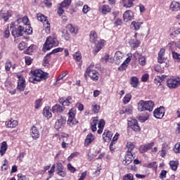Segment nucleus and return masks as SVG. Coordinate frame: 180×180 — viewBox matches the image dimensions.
Listing matches in <instances>:
<instances>
[{
    "label": "nucleus",
    "instance_id": "nucleus-26",
    "mask_svg": "<svg viewBox=\"0 0 180 180\" xmlns=\"http://www.w3.org/2000/svg\"><path fill=\"white\" fill-rule=\"evenodd\" d=\"M145 103H146V111L153 112V110H154V106H155V104H154V101H146Z\"/></svg>",
    "mask_w": 180,
    "mask_h": 180
},
{
    "label": "nucleus",
    "instance_id": "nucleus-37",
    "mask_svg": "<svg viewBox=\"0 0 180 180\" xmlns=\"http://www.w3.org/2000/svg\"><path fill=\"white\" fill-rule=\"evenodd\" d=\"M6 124L7 127H10L11 129H15V127H16V126H18V121L14 120H11L9 121H7L6 122Z\"/></svg>",
    "mask_w": 180,
    "mask_h": 180
},
{
    "label": "nucleus",
    "instance_id": "nucleus-19",
    "mask_svg": "<svg viewBox=\"0 0 180 180\" xmlns=\"http://www.w3.org/2000/svg\"><path fill=\"white\" fill-rule=\"evenodd\" d=\"M153 147H154V142H152V143H148V144H145V145H142L139 148V151H140V153H147V151H148V150H151V148H153Z\"/></svg>",
    "mask_w": 180,
    "mask_h": 180
},
{
    "label": "nucleus",
    "instance_id": "nucleus-64",
    "mask_svg": "<svg viewBox=\"0 0 180 180\" xmlns=\"http://www.w3.org/2000/svg\"><path fill=\"white\" fill-rule=\"evenodd\" d=\"M18 180H28L27 177H26V176L22 174H18Z\"/></svg>",
    "mask_w": 180,
    "mask_h": 180
},
{
    "label": "nucleus",
    "instance_id": "nucleus-15",
    "mask_svg": "<svg viewBox=\"0 0 180 180\" xmlns=\"http://www.w3.org/2000/svg\"><path fill=\"white\" fill-rule=\"evenodd\" d=\"M134 18V13L130 10L126 11L123 14L124 21L129 22L133 20Z\"/></svg>",
    "mask_w": 180,
    "mask_h": 180
},
{
    "label": "nucleus",
    "instance_id": "nucleus-1",
    "mask_svg": "<svg viewBox=\"0 0 180 180\" xmlns=\"http://www.w3.org/2000/svg\"><path fill=\"white\" fill-rule=\"evenodd\" d=\"M32 76L30 77V82L34 84L35 82H40L43 79L49 78V73L43 72L41 70H35L31 72Z\"/></svg>",
    "mask_w": 180,
    "mask_h": 180
},
{
    "label": "nucleus",
    "instance_id": "nucleus-38",
    "mask_svg": "<svg viewBox=\"0 0 180 180\" xmlns=\"http://www.w3.org/2000/svg\"><path fill=\"white\" fill-rule=\"evenodd\" d=\"M90 41L91 43H96V41H98V34H96V32L91 31L90 32Z\"/></svg>",
    "mask_w": 180,
    "mask_h": 180
},
{
    "label": "nucleus",
    "instance_id": "nucleus-18",
    "mask_svg": "<svg viewBox=\"0 0 180 180\" xmlns=\"http://www.w3.org/2000/svg\"><path fill=\"white\" fill-rule=\"evenodd\" d=\"M30 136L33 139V140H37L39 137H40V131L37 129V127H32L30 129Z\"/></svg>",
    "mask_w": 180,
    "mask_h": 180
},
{
    "label": "nucleus",
    "instance_id": "nucleus-23",
    "mask_svg": "<svg viewBox=\"0 0 180 180\" xmlns=\"http://www.w3.org/2000/svg\"><path fill=\"white\" fill-rule=\"evenodd\" d=\"M123 53L121 51H117L115 55V61L116 64H120L123 61Z\"/></svg>",
    "mask_w": 180,
    "mask_h": 180
},
{
    "label": "nucleus",
    "instance_id": "nucleus-39",
    "mask_svg": "<svg viewBox=\"0 0 180 180\" xmlns=\"http://www.w3.org/2000/svg\"><path fill=\"white\" fill-rule=\"evenodd\" d=\"M68 30L70 31V33L77 34L78 33V27L72 26V25L69 24L67 25Z\"/></svg>",
    "mask_w": 180,
    "mask_h": 180
},
{
    "label": "nucleus",
    "instance_id": "nucleus-11",
    "mask_svg": "<svg viewBox=\"0 0 180 180\" xmlns=\"http://www.w3.org/2000/svg\"><path fill=\"white\" fill-rule=\"evenodd\" d=\"M12 17V12L8 10H1L0 11V19H4V22H8L9 18Z\"/></svg>",
    "mask_w": 180,
    "mask_h": 180
},
{
    "label": "nucleus",
    "instance_id": "nucleus-55",
    "mask_svg": "<svg viewBox=\"0 0 180 180\" xmlns=\"http://www.w3.org/2000/svg\"><path fill=\"white\" fill-rule=\"evenodd\" d=\"M18 49L21 51L26 50L27 49V46H26V43L21 42L18 45Z\"/></svg>",
    "mask_w": 180,
    "mask_h": 180
},
{
    "label": "nucleus",
    "instance_id": "nucleus-27",
    "mask_svg": "<svg viewBox=\"0 0 180 180\" xmlns=\"http://www.w3.org/2000/svg\"><path fill=\"white\" fill-rule=\"evenodd\" d=\"M143 25V22H136V21H132L131 23V29L133 30H140V28L141 27V25Z\"/></svg>",
    "mask_w": 180,
    "mask_h": 180
},
{
    "label": "nucleus",
    "instance_id": "nucleus-57",
    "mask_svg": "<svg viewBox=\"0 0 180 180\" xmlns=\"http://www.w3.org/2000/svg\"><path fill=\"white\" fill-rule=\"evenodd\" d=\"M68 169L70 171V172H72L73 174L75 172V171H77L75 167H74L71 163L68 164Z\"/></svg>",
    "mask_w": 180,
    "mask_h": 180
},
{
    "label": "nucleus",
    "instance_id": "nucleus-48",
    "mask_svg": "<svg viewBox=\"0 0 180 180\" xmlns=\"http://www.w3.org/2000/svg\"><path fill=\"white\" fill-rule=\"evenodd\" d=\"M139 61L140 65H146V56L139 55Z\"/></svg>",
    "mask_w": 180,
    "mask_h": 180
},
{
    "label": "nucleus",
    "instance_id": "nucleus-52",
    "mask_svg": "<svg viewBox=\"0 0 180 180\" xmlns=\"http://www.w3.org/2000/svg\"><path fill=\"white\" fill-rule=\"evenodd\" d=\"M9 27H7V28H6L4 32V37H5V39H8V37L11 36V31H9Z\"/></svg>",
    "mask_w": 180,
    "mask_h": 180
},
{
    "label": "nucleus",
    "instance_id": "nucleus-36",
    "mask_svg": "<svg viewBox=\"0 0 180 180\" xmlns=\"http://www.w3.org/2000/svg\"><path fill=\"white\" fill-rule=\"evenodd\" d=\"M67 124L70 127H75L78 124V120L75 118H68L67 120Z\"/></svg>",
    "mask_w": 180,
    "mask_h": 180
},
{
    "label": "nucleus",
    "instance_id": "nucleus-63",
    "mask_svg": "<svg viewBox=\"0 0 180 180\" xmlns=\"http://www.w3.org/2000/svg\"><path fill=\"white\" fill-rule=\"evenodd\" d=\"M91 8H89L88 5H84L82 9V12L83 13L86 14V13L89 12Z\"/></svg>",
    "mask_w": 180,
    "mask_h": 180
},
{
    "label": "nucleus",
    "instance_id": "nucleus-54",
    "mask_svg": "<svg viewBox=\"0 0 180 180\" xmlns=\"http://www.w3.org/2000/svg\"><path fill=\"white\" fill-rule=\"evenodd\" d=\"M37 49L36 45H31L27 48L28 53H34V51Z\"/></svg>",
    "mask_w": 180,
    "mask_h": 180
},
{
    "label": "nucleus",
    "instance_id": "nucleus-16",
    "mask_svg": "<svg viewBox=\"0 0 180 180\" xmlns=\"http://www.w3.org/2000/svg\"><path fill=\"white\" fill-rule=\"evenodd\" d=\"M132 57H133V55L131 53H128L127 58L123 62V63L120 65V67L119 68V70H120L121 71H124V70H126V68H127V64H129V62L131 61Z\"/></svg>",
    "mask_w": 180,
    "mask_h": 180
},
{
    "label": "nucleus",
    "instance_id": "nucleus-34",
    "mask_svg": "<svg viewBox=\"0 0 180 180\" xmlns=\"http://www.w3.org/2000/svg\"><path fill=\"white\" fill-rule=\"evenodd\" d=\"M138 110L139 112H145L146 110V101L141 100L138 103Z\"/></svg>",
    "mask_w": 180,
    "mask_h": 180
},
{
    "label": "nucleus",
    "instance_id": "nucleus-17",
    "mask_svg": "<svg viewBox=\"0 0 180 180\" xmlns=\"http://www.w3.org/2000/svg\"><path fill=\"white\" fill-rule=\"evenodd\" d=\"M98 11L103 15H108V13H110V12H112V8H110V6L104 4L99 6Z\"/></svg>",
    "mask_w": 180,
    "mask_h": 180
},
{
    "label": "nucleus",
    "instance_id": "nucleus-20",
    "mask_svg": "<svg viewBox=\"0 0 180 180\" xmlns=\"http://www.w3.org/2000/svg\"><path fill=\"white\" fill-rule=\"evenodd\" d=\"M64 49L63 48H56L53 49L51 53H48L44 58V61L46 63V64L49 63V60H50V56L51 54H56V53H60V51H63Z\"/></svg>",
    "mask_w": 180,
    "mask_h": 180
},
{
    "label": "nucleus",
    "instance_id": "nucleus-22",
    "mask_svg": "<svg viewBox=\"0 0 180 180\" xmlns=\"http://www.w3.org/2000/svg\"><path fill=\"white\" fill-rule=\"evenodd\" d=\"M112 137H113V133L112 131L105 130L103 134V139L106 143H108L110 140H112Z\"/></svg>",
    "mask_w": 180,
    "mask_h": 180
},
{
    "label": "nucleus",
    "instance_id": "nucleus-61",
    "mask_svg": "<svg viewBox=\"0 0 180 180\" xmlns=\"http://www.w3.org/2000/svg\"><path fill=\"white\" fill-rule=\"evenodd\" d=\"M57 173L58 175H60V176H62V178H64L67 175V173L65 172L64 169L58 171Z\"/></svg>",
    "mask_w": 180,
    "mask_h": 180
},
{
    "label": "nucleus",
    "instance_id": "nucleus-7",
    "mask_svg": "<svg viewBox=\"0 0 180 180\" xmlns=\"http://www.w3.org/2000/svg\"><path fill=\"white\" fill-rule=\"evenodd\" d=\"M167 85L168 88L174 89L175 88H178L180 85V78L179 77H172L168 79L167 81Z\"/></svg>",
    "mask_w": 180,
    "mask_h": 180
},
{
    "label": "nucleus",
    "instance_id": "nucleus-44",
    "mask_svg": "<svg viewBox=\"0 0 180 180\" xmlns=\"http://www.w3.org/2000/svg\"><path fill=\"white\" fill-rule=\"evenodd\" d=\"M131 85H132L134 88H136L139 85V79L136 77H132L131 78Z\"/></svg>",
    "mask_w": 180,
    "mask_h": 180
},
{
    "label": "nucleus",
    "instance_id": "nucleus-47",
    "mask_svg": "<svg viewBox=\"0 0 180 180\" xmlns=\"http://www.w3.org/2000/svg\"><path fill=\"white\" fill-rule=\"evenodd\" d=\"M123 180H134V176L131 173L125 174L123 178Z\"/></svg>",
    "mask_w": 180,
    "mask_h": 180
},
{
    "label": "nucleus",
    "instance_id": "nucleus-4",
    "mask_svg": "<svg viewBox=\"0 0 180 180\" xmlns=\"http://www.w3.org/2000/svg\"><path fill=\"white\" fill-rule=\"evenodd\" d=\"M17 22H11L10 24V29H12L11 34L14 37H20L23 36V33H25V27H23L22 25H19L15 30V27L16 26Z\"/></svg>",
    "mask_w": 180,
    "mask_h": 180
},
{
    "label": "nucleus",
    "instance_id": "nucleus-42",
    "mask_svg": "<svg viewBox=\"0 0 180 180\" xmlns=\"http://www.w3.org/2000/svg\"><path fill=\"white\" fill-rule=\"evenodd\" d=\"M72 0H64L60 5L62 8L65 9H68L70 5H71Z\"/></svg>",
    "mask_w": 180,
    "mask_h": 180
},
{
    "label": "nucleus",
    "instance_id": "nucleus-58",
    "mask_svg": "<svg viewBox=\"0 0 180 180\" xmlns=\"http://www.w3.org/2000/svg\"><path fill=\"white\" fill-rule=\"evenodd\" d=\"M174 151L176 153H180V142L175 144Z\"/></svg>",
    "mask_w": 180,
    "mask_h": 180
},
{
    "label": "nucleus",
    "instance_id": "nucleus-46",
    "mask_svg": "<svg viewBox=\"0 0 180 180\" xmlns=\"http://www.w3.org/2000/svg\"><path fill=\"white\" fill-rule=\"evenodd\" d=\"M127 147L128 148L127 153H131V151L134 150V147H136V146L134 143H133V142H128L127 143Z\"/></svg>",
    "mask_w": 180,
    "mask_h": 180
},
{
    "label": "nucleus",
    "instance_id": "nucleus-5",
    "mask_svg": "<svg viewBox=\"0 0 180 180\" xmlns=\"http://www.w3.org/2000/svg\"><path fill=\"white\" fill-rule=\"evenodd\" d=\"M37 18L39 22H41L44 24V29L47 33V34H49L51 32V27H50V22H49V20H47V17L44 16V15L41 13H38L37 15Z\"/></svg>",
    "mask_w": 180,
    "mask_h": 180
},
{
    "label": "nucleus",
    "instance_id": "nucleus-21",
    "mask_svg": "<svg viewBox=\"0 0 180 180\" xmlns=\"http://www.w3.org/2000/svg\"><path fill=\"white\" fill-rule=\"evenodd\" d=\"M42 115L46 119H51L53 117V114L51 113V108L49 106L44 107L42 111Z\"/></svg>",
    "mask_w": 180,
    "mask_h": 180
},
{
    "label": "nucleus",
    "instance_id": "nucleus-8",
    "mask_svg": "<svg viewBox=\"0 0 180 180\" xmlns=\"http://www.w3.org/2000/svg\"><path fill=\"white\" fill-rule=\"evenodd\" d=\"M164 115H165V108H164V107L157 108L153 112V116L156 119H162Z\"/></svg>",
    "mask_w": 180,
    "mask_h": 180
},
{
    "label": "nucleus",
    "instance_id": "nucleus-13",
    "mask_svg": "<svg viewBox=\"0 0 180 180\" xmlns=\"http://www.w3.org/2000/svg\"><path fill=\"white\" fill-rule=\"evenodd\" d=\"M165 49H161L159 51L158 56V63H160V64H162V63H167L168 62V60L167 58H165Z\"/></svg>",
    "mask_w": 180,
    "mask_h": 180
},
{
    "label": "nucleus",
    "instance_id": "nucleus-31",
    "mask_svg": "<svg viewBox=\"0 0 180 180\" xmlns=\"http://www.w3.org/2000/svg\"><path fill=\"white\" fill-rule=\"evenodd\" d=\"M105 46V40L101 39L98 41L97 44L96 45V49L94 50L95 53H98L102 50V48Z\"/></svg>",
    "mask_w": 180,
    "mask_h": 180
},
{
    "label": "nucleus",
    "instance_id": "nucleus-53",
    "mask_svg": "<svg viewBox=\"0 0 180 180\" xmlns=\"http://www.w3.org/2000/svg\"><path fill=\"white\" fill-rule=\"evenodd\" d=\"M62 37H64V39L67 41L70 40V34L67 30L63 31Z\"/></svg>",
    "mask_w": 180,
    "mask_h": 180
},
{
    "label": "nucleus",
    "instance_id": "nucleus-2",
    "mask_svg": "<svg viewBox=\"0 0 180 180\" xmlns=\"http://www.w3.org/2000/svg\"><path fill=\"white\" fill-rule=\"evenodd\" d=\"M98 127V134H102V131H103V128L105 127V120L101 119L100 121L98 120V117L92 118V121L91 122V129L92 131H96L97 128Z\"/></svg>",
    "mask_w": 180,
    "mask_h": 180
},
{
    "label": "nucleus",
    "instance_id": "nucleus-3",
    "mask_svg": "<svg viewBox=\"0 0 180 180\" xmlns=\"http://www.w3.org/2000/svg\"><path fill=\"white\" fill-rule=\"evenodd\" d=\"M58 46V40L54 36H49L46 38L44 45V50H51L53 47Z\"/></svg>",
    "mask_w": 180,
    "mask_h": 180
},
{
    "label": "nucleus",
    "instance_id": "nucleus-50",
    "mask_svg": "<svg viewBox=\"0 0 180 180\" xmlns=\"http://www.w3.org/2000/svg\"><path fill=\"white\" fill-rule=\"evenodd\" d=\"M92 110L94 113H98L99 110H101V106L97 104H94L92 105Z\"/></svg>",
    "mask_w": 180,
    "mask_h": 180
},
{
    "label": "nucleus",
    "instance_id": "nucleus-33",
    "mask_svg": "<svg viewBox=\"0 0 180 180\" xmlns=\"http://www.w3.org/2000/svg\"><path fill=\"white\" fill-rule=\"evenodd\" d=\"M60 102L63 106H70V105L72 104V102H74V100L72 96H68L65 101Z\"/></svg>",
    "mask_w": 180,
    "mask_h": 180
},
{
    "label": "nucleus",
    "instance_id": "nucleus-12",
    "mask_svg": "<svg viewBox=\"0 0 180 180\" xmlns=\"http://www.w3.org/2000/svg\"><path fill=\"white\" fill-rule=\"evenodd\" d=\"M133 158H134L133 152H127V154L124 156V159L122 161V164H124V165H129V164H131Z\"/></svg>",
    "mask_w": 180,
    "mask_h": 180
},
{
    "label": "nucleus",
    "instance_id": "nucleus-30",
    "mask_svg": "<svg viewBox=\"0 0 180 180\" xmlns=\"http://www.w3.org/2000/svg\"><path fill=\"white\" fill-rule=\"evenodd\" d=\"M136 0H122L121 4L124 8H131L134 4L133 3Z\"/></svg>",
    "mask_w": 180,
    "mask_h": 180
},
{
    "label": "nucleus",
    "instance_id": "nucleus-10",
    "mask_svg": "<svg viewBox=\"0 0 180 180\" xmlns=\"http://www.w3.org/2000/svg\"><path fill=\"white\" fill-rule=\"evenodd\" d=\"M25 88H26V80H25V78L23 77L18 76V82L17 86L18 91L22 92L25 91Z\"/></svg>",
    "mask_w": 180,
    "mask_h": 180
},
{
    "label": "nucleus",
    "instance_id": "nucleus-14",
    "mask_svg": "<svg viewBox=\"0 0 180 180\" xmlns=\"http://www.w3.org/2000/svg\"><path fill=\"white\" fill-rule=\"evenodd\" d=\"M128 126L134 130V131H140V126H139V122L136 120L132 119L131 121H129Z\"/></svg>",
    "mask_w": 180,
    "mask_h": 180
},
{
    "label": "nucleus",
    "instance_id": "nucleus-45",
    "mask_svg": "<svg viewBox=\"0 0 180 180\" xmlns=\"http://www.w3.org/2000/svg\"><path fill=\"white\" fill-rule=\"evenodd\" d=\"M130 101H131V94H126L123 98V103H124V105H127Z\"/></svg>",
    "mask_w": 180,
    "mask_h": 180
},
{
    "label": "nucleus",
    "instance_id": "nucleus-62",
    "mask_svg": "<svg viewBox=\"0 0 180 180\" xmlns=\"http://www.w3.org/2000/svg\"><path fill=\"white\" fill-rule=\"evenodd\" d=\"M41 106V99H38L35 101V109H39Z\"/></svg>",
    "mask_w": 180,
    "mask_h": 180
},
{
    "label": "nucleus",
    "instance_id": "nucleus-43",
    "mask_svg": "<svg viewBox=\"0 0 180 180\" xmlns=\"http://www.w3.org/2000/svg\"><path fill=\"white\" fill-rule=\"evenodd\" d=\"M148 117H150V114L146 113L144 116H141V115L139 116L138 120H139L141 123H144L146 120H148Z\"/></svg>",
    "mask_w": 180,
    "mask_h": 180
},
{
    "label": "nucleus",
    "instance_id": "nucleus-25",
    "mask_svg": "<svg viewBox=\"0 0 180 180\" xmlns=\"http://www.w3.org/2000/svg\"><path fill=\"white\" fill-rule=\"evenodd\" d=\"M169 9L172 12H178L180 10V4L177 1H172L170 4Z\"/></svg>",
    "mask_w": 180,
    "mask_h": 180
},
{
    "label": "nucleus",
    "instance_id": "nucleus-49",
    "mask_svg": "<svg viewBox=\"0 0 180 180\" xmlns=\"http://www.w3.org/2000/svg\"><path fill=\"white\" fill-rule=\"evenodd\" d=\"M73 58L76 61H81L82 56H81V53L79 52H77L75 54H73Z\"/></svg>",
    "mask_w": 180,
    "mask_h": 180
},
{
    "label": "nucleus",
    "instance_id": "nucleus-29",
    "mask_svg": "<svg viewBox=\"0 0 180 180\" xmlns=\"http://www.w3.org/2000/svg\"><path fill=\"white\" fill-rule=\"evenodd\" d=\"M20 22H22V23L26 26H30V22H29V18H27V15L24 16L22 19L21 18L18 19L15 23H17V25H19Z\"/></svg>",
    "mask_w": 180,
    "mask_h": 180
},
{
    "label": "nucleus",
    "instance_id": "nucleus-28",
    "mask_svg": "<svg viewBox=\"0 0 180 180\" xmlns=\"http://www.w3.org/2000/svg\"><path fill=\"white\" fill-rule=\"evenodd\" d=\"M6 150H8V144L6 141H3L1 143L0 146V155L2 156L5 155V153H6Z\"/></svg>",
    "mask_w": 180,
    "mask_h": 180
},
{
    "label": "nucleus",
    "instance_id": "nucleus-24",
    "mask_svg": "<svg viewBox=\"0 0 180 180\" xmlns=\"http://www.w3.org/2000/svg\"><path fill=\"white\" fill-rule=\"evenodd\" d=\"M65 108H64V105L61 106L58 104H56L52 107V112L53 113H61L64 112V110Z\"/></svg>",
    "mask_w": 180,
    "mask_h": 180
},
{
    "label": "nucleus",
    "instance_id": "nucleus-51",
    "mask_svg": "<svg viewBox=\"0 0 180 180\" xmlns=\"http://www.w3.org/2000/svg\"><path fill=\"white\" fill-rule=\"evenodd\" d=\"M146 166L147 167V168H155V169H157L158 167L157 162H149L146 164Z\"/></svg>",
    "mask_w": 180,
    "mask_h": 180
},
{
    "label": "nucleus",
    "instance_id": "nucleus-41",
    "mask_svg": "<svg viewBox=\"0 0 180 180\" xmlns=\"http://www.w3.org/2000/svg\"><path fill=\"white\" fill-rule=\"evenodd\" d=\"M179 162L178 161H174L172 160L169 162V166L170 168L173 170V171H176V169H178V165H179Z\"/></svg>",
    "mask_w": 180,
    "mask_h": 180
},
{
    "label": "nucleus",
    "instance_id": "nucleus-59",
    "mask_svg": "<svg viewBox=\"0 0 180 180\" xmlns=\"http://www.w3.org/2000/svg\"><path fill=\"white\" fill-rule=\"evenodd\" d=\"M32 61H33V59H32L30 56H25V64H27V65H30Z\"/></svg>",
    "mask_w": 180,
    "mask_h": 180
},
{
    "label": "nucleus",
    "instance_id": "nucleus-9",
    "mask_svg": "<svg viewBox=\"0 0 180 180\" xmlns=\"http://www.w3.org/2000/svg\"><path fill=\"white\" fill-rule=\"evenodd\" d=\"M65 120H64V118H63V116L59 115L57 118V120L55 123V129L56 130H60V129H63V127H64V126H65Z\"/></svg>",
    "mask_w": 180,
    "mask_h": 180
},
{
    "label": "nucleus",
    "instance_id": "nucleus-60",
    "mask_svg": "<svg viewBox=\"0 0 180 180\" xmlns=\"http://www.w3.org/2000/svg\"><path fill=\"white\" fill-rule=\"evenodd\" d=\"M175 42L172 41L167 44V49H169V50H174V49H175Z\"/></svg>",
    "mask_w": 180,
    "mask_h": 180
},
{
    "label": "nucleus",
    "instance_id": "nucleus-32",
    "mask_svg": "<svg viewBox=\"0 0 180 180\" xmlns=\"http://www.w3.org/2000/svg\"><path fill=\"white\" fill-rule=\"evenodd\" d=\"M94 140H95V136L92 134H89L85 139L84 145L89 146V144L94 141Z\"/></svg>",
    "mask_w": 180,
    "mask_h": 180
},
{
    "label": "nucleus",
    "instance_id": "nucleus-35",
    "mask_svg": "<svg viewBox=\"0 0 180 180\" xmlns=\"http://www.w3.org/2000/svg\"><path fill=\"white\" fill-rule=\"evenodd\" d=\"M129 44L131 49H137L140 46V41L139 39H131L129 41Z\"/></svg>",
    "mask_w": 180,
    "mask_h": 180
},
{
    "label": "nucleus",
    "instance_id": "nucleus-6",
    "mask_svg": "<svg viewBox=\"0 0 180 180\" xmlns=\"http://www.w3.org/2000/svg\"><path fill=\"white\" fill-rule=\"evenodd\" d=\"M86 74L92 79L93 81H98L99 79V72L96 70L92 69V66H89L86 70Z\"/></svg>",
    "mask_w": 180,
    "mask_h": 180
},
{
    "label": "nucleus",
    "instance_id": "nucleus-40",
    "mask_svg": "<svg viewBox=\"0 0 180 180\" xmlns=\"http://www.w3.org/2000/svg\"><path fill=\"white\" fill-rule=\"evenodd\" d=\"M77 115V109L71 108L68 113V119H75V115Z\"/></svg>",
    "mask_w": 180,
    "mask_h": 180
},
{
    "label": "nucleus",
    "instance_id": "nucleus-56",
    "mask_svg": "<svg viewBox=\"0 0 180 180\" xmlns=\"http://www.w3.org/2000/svg\"><path fill=\"white\" fill-rule=\"evenodd\" d=\"M172 57L173 58H174V60H177V61H180V54L175 52V51H173L172 53Z\"/></svg>",
    "mask_w": 180,
    "mask_h": 180
}]
</instances>
